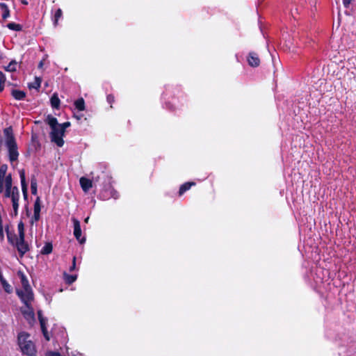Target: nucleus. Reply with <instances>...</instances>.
<instances>
[{
	"instance_id": "nucleus-1",
	"label": "nucleus",
	"mask_w": 356,
	"mask_h": 356,
	"mask_svg": "<svg viewBox=\"0 0 356 356\" xmlns=\"http://www.w3.org/2000/svg\"><path fill=\"white\" fill-rule=\"evenodd\" d=\"M45 121L51 129L50 132L51 142L56 143L58 147H62L64 145L63 138L65 136V131L60 127V124L58 122L57 119L49 115Z\"/></svg>"
},
{
	"instance_id": "nucleus-2",
	"label": "nucleus",
	"mask_w": 356,
	"mask_h": 356,
	"mask_svg": "<svg viewBox=\"0 0 356 356\" xmlns=\"http://www.w3.org/2000/svg\"><path fill=\"white\" fill-rule=\"evenodd\" d=\"M30 335L26 332H21L18 335V344L23 353L29 356H36V349L34 343L30 339Z\"/></svg>"
},
{
	"instance_id": "nucleus-3",
	"label": "nucleus",
	"mask_w": 356,
	"mask_h": 356,
	"mask_svg": "<svg viewBox=\"0 0 356 356\" xmlns=\"http://www.w3.org/2000/svg\"><path fill=\"white\" fill-rule=\"evenodd\" d=\"M4 133L6 135V145L8 152L9 160L13 163L18 159L19 152L17 150V146L11 131H10L9 129H6L4 131Z\"/></svg>"
},
{
	"instance_id": "nucleus-4",
	"label": "nucleus",
	"mask_w": 356,
	"mask_h": 356,
	"mask_svg": "<svg viewBox=\"0 0 356 356\" xmlns=\"http://www.w3.org/2000/svg\"><path fill=\"white\" fill-rule=\"evenodd\" d=\"M17 293L25 305H29V304H31L32 300L33 299V294L31 288H25L17 290Z\"/></svg>"
},
{
	"instance_id": "nucleus-5",
	"label": "nucleus",
	"mask_w": 356,
	"mask_h": 356,
	"mask_svg": "<svg viewBox=\"0 0 356 356\" xmlns=\"http://www.w3.org/2000/svg\"><path fill=\"white\" fill-rule=\"evenodd\" d=\"M74 225V235L75 238L80 242V243H83L86 241V238L84 237H81V225L80 222L73 218L72 219Z\"/></svg>"
},
{
	"instance_id": "nucleus-6",
	"label": "nucleus",
	"mask_w": 356,
	"mask_h": 356,
	"mask_svg": "<svg viewBox=\"0 0 356 356\" xmlns=\"http://www.w3.org/2000/svg\"><path fill=\"white\" fill-rule=\"evenodd\" d=\"M22 313L30 323L34 321V312L31 304L25 305V307L22 309Z\"/></svg>"
},
{
	"instance_id": "nucleus-7",
	"label": "nucleus",
	"mask_w": 356,
	"mask_h": 356,
	"mask_svg": "<svg viewBox=\"0 0 356 356\" xmlns=\"http://www.w3.org/2000/svg\"><path fill=\"white\" fill-rule=\"evenodd\" d=\"M248 64L253 67H258L260 64V59L254 52H250L247 58Z\"/></svg>"
},
{
	"instance_id": "nucleus-8",
	"label": "nucleus",
	"mask_w": 356,
	"mask_h": 356,
	"mask_svg": "<svg viewBox=\"0 0 356 356\" xmlns=\"http://www.w3.org/2000/svg\"><path fill=\"white\" fill-rule=\"evenodd\" d=\"M17 248L18 252L21 254V256H23L29 250V245L25 242L24 238L21 239V238L19 237L17 242Z\"/></svg>"
},
{
	"instance_id": "nucleus-9",
	"label": "nucleus",
	"mask_w": 356,
	"mask_h": 356,
	"mask_svg": "<svg viewBox=\"0 0 356 356\" xmlns=\"http://www.w3.org/2000/svg\"><path fill=\"white\" fill-rule=\"evenodd\" d=\"M38 318H39V321H40V323L41 325V329H42V333H43L44 337L46 338V339L49 341V337L48 336V333H47V327H46L47 319H45L44 318L42 317V312L40 310L38 312Z\"/></svg>"
},
{
	"instance_id": "nucleus-10",
	"label": "nucleus",
	"mask_w": 356,
	"mask_h": 356,
	"mask_svg": "<svg viewBox=\"0 0 356 356\" xmlns=\"http://www.w3.org/2000/svg\"><path fill=\"white\" fill-rule=\"evenodd\" d=\"M79 182L84 192H88L92 187V181L84 177L80 178Z\"/></svg>"
},
{
	"instance_id": "nucleus-11",
	"label": "nucleus",
	"mask_w": 356,
	"mask_h": 356,
	"mask_svg": "<svg viewBox=\"0 0 356 356\" xmlns=\"http://www.w3.org/2000/svg\"><path fill=\"white\" fill-rule=\"evenodd\" d=\"M11 185H12V177L11 175L9 174L6 177L5 180V196L6 197H10L11 194Z\"/></svg>"
},
{
	"instance_id": "nucleus-12",
	"label": "nucleus",
	"mask_w": 356,
	"mask_h": 356,
	"mask_svg": "<svg viewBox=\"0 0 356 356\" xmlns=\"http://www.w3.org/2000/svg\"><path fill=\"white\" fill-rule=\"evenodd\" d=\"M19 176H20V180H21V185H22V190L24 195V198H26L27 197V185L25 180V173L24 170H21L19 172Z\"/></svg>"
},
{
	"instance_id": "nucleus-13",
	"label": "nucleus",
	"mask_w": 356,
	"mask_h": 356,
	"mask_svg": "<svg viewBox=\"0 0 356 356\" xmlns=\"http://www.w3.org/2000/svg\"><path fill=\"white\" fill-rule=\"evenodd\" d=\"M12 203H13V209L14 211L15 216L17 215L18 213V208H19V196H10Z\"/></svg>"
},
{
	"instance_id": "nucleus-14",
	"label": "nucleus",
	"mask_w": 356,
	"mask_h": 356,
	"mask_svg": "<svg viewBox=\"0 0 356 356\" xmlns=\"http://www.w3.org/2000/svg\"><path fill=\"white\" fill-rule=\"evenodd\" d=\"M18 275L20 278L22 289L31 288L29 283V280H28L27 277H26V275L23 273H21V272L18 273Z\"/></svg>"
},
{
	"instance_id": "nucleus-15",
	"label": "nucleus",
	"mask_w": 356,
	"mask_h": 356,
	"mask_svg": "<svg viewBox=\"0 0 356 356\" xmlns=\"http://www.w3.org/2000/svg\"><path fill=\"white\" fill-rule=\"evenodd\" d=\"M195 185V183L193 181L186 182L181 186L179 191V195L184 194L186 191L189 190L192 186Z\"/></svg>"
},
{
	"instance_id": "nucleus-16",
	"label": "nucleus",
	"mask_w": 356,
	"mask_h": 356,
	"mask_svg": "<svg viewBox=\"0 0 356 356\" xmlns=\"http://www.w3.org/2000/svg\"><path fill=\"white\" fill-rule=\"evenodd\" d=\"M0 7L3 10L2 17L3 19H6L10 17V10L8 9V6L4 3H0Z\"/></svg>"
},
{
	"instance_id": "nucleus-17",
	"label": "nucleus",
	"mask_w": 356,
	"mask_h": 356,
	"mask_svg": "<svg viewBox=\"0 0 356 356\" xmlns=\"http://www.w3.org/2000/svg\"><path fill=\"white\" fill-rule=\"evenodd\" d=\"M51 104L53 108H58L60 105V99L58 95L54 93L51 97Z\"/></svg>"
},
{
	"instance_id": "nucleus-18",
	"label": "nucleus",
	"mask_w": 356,
	"mask_h": 356,
	"mask_svg": "<svg viewBox=\"0 0 356 356\" xmlns=\"http://www.w3.org/2000/svg\"><path fill=\"white\" fill-rule=\"evenodd\" d=\"M13 96L18 100L23 99L25 97V92L22 90H14L12 92Z\"/></svg>"
},
{
	"instance_id": "nucleus-19",
	"label": "nucleus",
	"mask_w": 356,
	"mask_h": 356,
	"mask_svg": "<svg viewBox=\"0 0 356 356\" xmlns=\"http://www.w3.org/2000/svg\"><path fill=\"white\" fill-rule=\"evenodd\" d=\"M74 105L79 111H84L85 110V102H84V100L83 98H80V99H77L74 102Z\"/></svg>"
},
{
	"instance_id": "nucleus-20",
	"label": "nucleus",
	"mask_w": 356,
	"mask_h": 356,
	"mask_svg": "<svg viewBox=\"0 0 356 356\" xmlns=\"http://www.w3.org/2000/svg\"><path fill=\"white\" fill-rule=\"evenodd\" d=\"M7 27L10 30L16 31H19L22 29V26L20 24L14 22L8 23Z\"/></svg>"
},
{
	"instance_id": "nucleus-21",
	"label": "nucleus",
	"mask_w": 356,
	"mask_h": 356,
	"mask_svg": "<svg viewBox=\"0 0 356 356\" xmlns=\"http://www.w3.org/2000/svg\"><path fill=\"white\" fill-rule=\"evenodd\" d=\"M52 252V245L49 243H46L41 250L42 254H49Z\"/></svg>"
},
{
	"instance_id": "nucleus-22",
	"label": "nucleus",
	"mask_w": 356,
	"mask_h": 356,
	"mask_svg": "<svg viewBox=\"0 0 356 356\" xmlns=\"http://www.w3.org/2000/svg\"><path fill=\"white\" fill-rule=\"evenodd\" d=\"M41 80L40 78L35 77L33 83L29 84L30 88L38 89L40 87Z\"/></svg>"
},
{
	"instance_id": "nucleus-23",
	"label": "nucleus",
	"mask_w": 356,
	"mask_h": 356,
	"mask_svg": "<svg viewBox=\"0 0 356 356\" xmlns=\"http://www.w3.org/2000/svg\"><path fill=\"white\" fill-rule=\"evenodd\" d=\"M64 276H65V282L69 284L73 283L76 280V277H77L76 275H67L66 273H64Z\"/></svg>"
},
{
	"instance_id": "nucleus-24",
	"label": "nucleus",
	"mask_w": 356,
	"mask_h": 356,
	"mask_svg": "<svg viewBox=\"0 0 356 356\" xmlns=\"http://www.w3.org/2000/svg\"><path fill=\"white\" fill-rule=\"evenodd\" d=\"M17 63L14 60L11 61L6 67V70L8 72H15L16 70Z\"/></svg>"
},
{
	"instance_id": "nucleus-25",
	"label": "nucleus",
	"mask_w": 356,
	"mask_h": 356,
	"mask_svg": "<svg viewBox=\"0 0 356 356\" xmlns=\"http://www.w3.org/2000/svg\"><path fill=\"white\" fill-rule=\"evenodd\" d=\"M17 229L19 232V237L22 239V238H24V223L22 222H20L18 224Z\"/></svg>"
},
{
	"instance_id": "nucleus-26",
	"label": "nucleus",
	"mask_w": 356,
	"mask_h": 356,
	"mask_svg": "<svg viewBox=\"0 0 356 356\" xmlns=\"http://www.w3.org/2000/svg\"><path fill=\"white\" fill-rule=\"evenodd\" d=\"M31 193L33 195L37 193V181L35 179H32L31 182Z\"/></svg>"
},
{
	"instance_id": "nucleus-27",
	"label": "nucleus",
	"mask_w": 356,
	"mask_h": 356,
	"mask_svg": "<svg viewBox=\"0 0 356 356\" xmlns=\"http://www.w3.org/2000/svg\"><path fill=\"white\" fill-rule=\"evenodd\" d=\"M61 16H62V10H61V9H60V8H58V9L56 10V13H55V15H54V25H55V26H56V25H57V24H58V19H59L60 17H61Z\"/></svg>"
},
{
	"instance_id": "nucleus-28",
	"label": "nucleus",
	"mask_w": 356,
	"mask_h": 356,
	"mask_svg": "<svg viewBox=\"0 0 356 356\" xmlns=\"http://www.w3.org/2000/svg\"><path fill=\"white\" fill-rule=\"evenodd\" d=\"M5 81V75L2 72L0 71V92L3 89Z\"/></svg>"
},
{
	"instance_id": "nucleus-29",
	"label": "nucleus",
	"mask_w": 356,
	"mask_h": 356,
	"mask_svg": "<svg viewBox=\"0 0 356 356\" xmlns=\"http://www.w3.org/2000/svg\"><path fill=\"white\" fill-rule=\"evenodd\" d=\"M34 211L40 212V198L38 197L34 203Z\"/></svg>"
},
{
	"instance_id": "nucleus-30",
	"label": "nucleus",
	"mask_w": 356,
	"mask_h": 356,
	"mask_svg": "<svg viewBox=\"0 0 356 356\" xmlns=\"http://www.w3.org/2000/svg\"><path fill=\"white\" fill-rule=\"evenodd\" d=\"M13 195L19 196V190H18L17 187H16V186H15V187H12L11 186V194H10V196H13Z\"/></svg>"
},
{
	"instance_id": "nucleus-31",
	"label": "nucleus",
	"mask_w": 356,
	"mask_h": 356,
	"mask_svg": "<svg viewBox=\"0 0 356 356\" xmlns=\"http://www.w3.org/2000/svg\"><path fill=\"white\" fill-rule=\"evenodd\" d=\"M1 281L2 282V284L3 286L5 291L9 293L10 291V286L8 283H6L5 280H3L1 278Z\"/></svg>"
},
{
	"instance_id": "nucleus-32",
	"label": "nucleus",
	"mask_w": 356,
	"mask_h": 356,
	"mask_svg": "<svg viewBox=\"0 0 356 356\" xmlns=\"http://www.w3.org/2000/svg\"><path fill=\"white\" fill-rule=\"evenodd\" d=\"M70 126V122H66L63 124H60V127L64 130L65 132V129Z\"/></svg>"
},
{
	"instance_id": "nucleus-33",
	"label": "nucleus",
	"mask_w": 356,
	"mask_h": 356,
	"mask_svg": "<svg viewBox=\"0 0 356 356\" xmlns=\"http://www.w3.org/2000/svg\"><path fill=\"white\" fill-rule=\"evenodd\" d=\"M0 193L3 192L5 186V178H2L0 180Z\"/></svg>"
},
{
	"instance_id": "nucleus-34",
	"label": "nucleus",
	"mask_w": 356,
	"mask_h": 356,
	"mask_svg": "<svg viewBox=\"0 0 356 356\" xmlns=\"http://www.w3.org/2000/svg\"><path fill=\"white\" fill-rule=\"evenodd\" d=\"M40 218V212H35L32 218V223L33 222V220L38 221Z\"/></svg>"
},
{
	"instance_id": "nucleus-35",
	"label": "nucleus",
	"mask_w": 356,
	"mask_h": 356,
	"mask_svg": "<svg viewBox=\"0 0 356 356\" xmlns=\"http://www.w3.org/2000/svg\"><path fill=\"white\" fill-rule=\"evenodd\" d=\"M353 0H343V4L345 8H348Z\"/></svg>"
},
{
	"instance_id": "nucleus-36",
	"label": "nucleus",
	"mask_w": 356,
	"mask_h": 356,
	"mask_svg": "<svg viewBox=\"0 0 356 356\" xmlns=\"http://www.w3.org/2000/svg\"><path fill=\"white\" fill-rule=\"evenodd\" d=\"M75 268H76V257H74L73 260H72V265L70 267V270L72 271L75 269Z\"/></svg>"
},
{
	"instance_id": "nucleus-37",
	"label": "nucleus",
	"mask_w": 356,
	"mask_h": 356,
	"mask_svg": "<svg viewBox=\"0 0 356 356\" xmlns=\"http://www.w3.org/2000/svg\"><path fill=\"white\" fill-rule=\"evenodd\" d=\"M107 101L110 104L113 103L114 102V97L111 95H108L107 96Z\"/></svg>"
},
{
	"instance_id": "nucleus-38",
	"label": "nucleus",
	"mask_w": 356,
	"mask_h": 356,
	"mask_svg": "<svg viewBox=\"0 0 356 356\" xmlns=\"http://www.w3.org/2000/svg\"><path fill=\"white\" fill-rule=\"evenodd\" d=\"M44 59L42 60L38 64V68L41 69L44 65Z\"/></svg>"
},
{
	"instance_id": "nucleus-39",
	"label": "nucleus",
	"mask_w": 356,
	"mask_h": 356,
	"mask_svg": "<svg viewBox=\"0 0 356 356\" xmlns=\"http://www.w3.org/2000/svg\"><path fill=\"white\" fill-rule=\"evenodd\" d=\"M116 193H116V192H115V194H113V197L115 199H117V198H118V196L117 195V194H116Z\"/></svg>"
},
{
	"instance_id": "nucleus-40",
	"label": "nucleus",
	"mask_w": 356,
	"mask_h": 356,
	"mask_svg": "<svg viewBox=\"0 0 356 356\" xmlns=\"http://www.w3.org/2000/svg\"><path fill=\"white\" fill-rule=\"evenodd\" d=\"M88 221H89V217H87V218L84 220V222H85L86 223H88Z\"/></svg>"
}]
</instances>
